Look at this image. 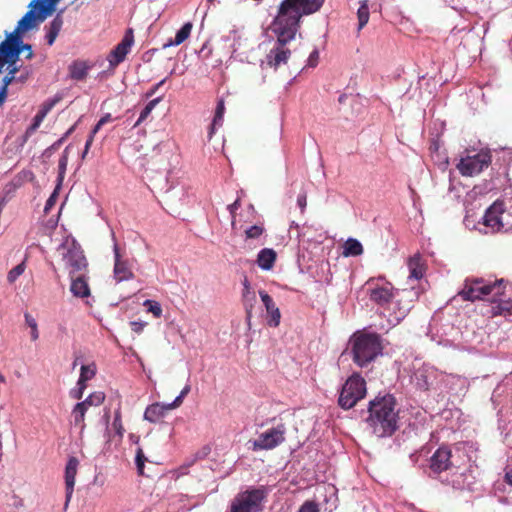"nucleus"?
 <instances>
[{"mask_svg": "<svg viewBox=\"0 0 512 512\" xmlns=\"http://www.w3.org/2000/svg\"><path fill=\"white\" fill-rule=\"evenodd\" d=\"M267 493L264 487L238 493L231 502L230 512H262Z\"/></svg>", "mask_w": 512, "mask_h": 512, "instance_id": "423d86ee", "label": "nucleus"}, {"mask_svg": "<svg viewBox=\"0 0 512 512\" xmlns=\"http://www.w3.org/2000/svg\"><path fill=\"white\" fill-rule=\"evenodd\" d=\"M16 79L14 74H7L1 81L0 84V92H3V97L7 96V88L8 86Z\"/></svg>", "mask_w": 512, "mask_h": 512, "instance_id": "c03bdc74", "label": "nucleus"}, {"mask_svg": "<svg viewBox=\"0 0 512 512\" xmlns=\"http://www.w3.org/2000/svg\"><path fill=\"white\" fill-rule=\"evenodd\" d=\"M190 390H191L190 386L186 385L181 390L180 394L175 398V400L172 403H170V406L174 407V408H178L183 403V399L188 395Z\"/></svg>", "mask_w": 512, "mask_h": 512, "instance_id": "37998d69", "label": "nucleus"}, {"mask_svg": "<svg viewBox=\"0 0 512 512\" xmlns=\"http://www.w3.org/2000/svg\"><path fill=\"white\" fill-rule=\"evenodd\" d=\"M93 140H94V137H92L91 135H89L86 143H85V149L82 153V158H85L88 151H89V148L91 147L92 143H93Z\"/></svg>", "mask_w": 512, "mask_h": 512, "instance_id": "6e6d98bb", "label": "nucleus"}, {"mask_svg": "<svg viewBox=\"0 0 512 512\" xmlns=\"http://www.w3.org/2000/svg\"><path fill=\"white\" fill-rule=\"evenodd\" d=\"M70 291L75 297L85 298L90 296V288L85 277V273L70 276Z\"/></svg>", "mask_w": 512, "mask_h": 512, "instance_id": "412c9836", "label": "nucleus"}, {"mask_svg": "<svg viewBox=\"0 0 512 512\" xmlns=\"http://www.w3.org/2000/svg\"><path fill=\"white\" fill-rule=\"evenodd\" d=\"M242 284H243V290L242 291H247V290L250 291V290H252L250 282H249V280H248V278L246 276L244 277Z\"/></svg>", "mask_w": 512, "mask_h": 512, "instance_id": "052dcab7", "label": "nucleus"}, {"mask_svg": "<svg viewBox=\"0 0 512 512\" xmlns=\"http://www.w3.org/2000/svg\"><path fill=\"white\" fill-rule=\"evenodd\" d=\"M241 203H240V199H236L232 204L228 205V210L231 214V217H232V226L235 225V215H236V211L237 209L240 207Z\"/></svg>", "mask_w": 512, "mask_h": 512, "instance_id": "09e8293b", "label": "nucleus"}, {"mask_svg": "<svg viewBox=\"0 0 512 512\" xmlns=\"http://www.w3.org/2000/svg\"><path fill=\"white\" fill-rule=\"evenodd\" d=\"M134 43V35L132 29H128L120 43L109 53L107 60L111 68L117 67L122 63L129 53Z\"/></svg>", "mask_w": 512, "mask_h": 512, "instance_id": "4468645a", "label": "nucleus"}, {"mask_svg": "<svg viewBox=\"0 0 512 512\" xmlns=\"http://www.w3.org/2000/svg\"><path fill=\"white\" fill-rule=\"evenodd\" d=\"M259 296L266 308L267 314L269 315L268 325L271 327L279 326L281 313L272 297L264 290L259 291Z\"/></svg>", "mask_w": 512, "mask_h": 512, "instance_id": "6ab92c4d", "label": "nucleus"}, {"mask_svg": "<svg viewBox=\"0 0 512 512\" xmlns=\"http://www.w3.org/2000/svg\"><path fill=\"white\" fill-rule=\"evenodd\" d=\"M407 265L409 268V278L419 280L423 277L425 268L419 254H415L414 256L410 257L408 259Z\"/></svg>", "mask_w": 512, "mask_h": 512, "instance_id": "b1692460", "label": "nucleus"}, {"mask_svg": "<svg viewBox=\"0 0 512 512\" xmlns=\"http://www.w3.org/2000/svg\"><path fill=\"white\" fill-rule=\"evenodd\" d=\"M452 452L448 447H439L430 458V470L439 474L452 466Z\"/></svg>", "mask_w": 512, "mask_h": 512, "instance_id": "2eb2a0df", "label": "nucleus"}, {"mask_svg": "<svg viewBox=\"0 0 512 512\" xmlns=\"http://www.w3.org/2000/svg\"><path fill=\"white\" fill-rule=\"evenodd\" d=\"M286 426L280 423L275 427L269 428L260 433L258 437L252 442L253 451L272 450L285 441Z\"/></svg>", "mask_w": 512, "mask_h": 512, "instance_id": "9d476101", "label": "nucleus"}, {"mask_svg": "<svg viewBox=\"0 0 512 512\" xmlns=\"http://www.w3.org/2000/svg\"><path fill=\"white\" fill-rule=\"evenodd\" d=\"M366 285L369 299L378 306L387 307L395 298L394 287L391 283L380 285L373 279H369Z\"/></svg>", "mask_w": 512, "mask_h": 512, "instance_id": "f8f14e48", "label": "nucleus"}, {"mask_svg": "<svg viewBox=\"0 0 512 512\" xmlns=\"http://www.w3.org/2000/svg\"><path fill=\"white\" fill-rule=\"evenodd\" d=\"M297 204L300 207V209L303 211L307 205V198L306 194H300L297 198Z\"/></svg>", "mask_w": 512, "mask_h": 512, "instance_id": "5fc2aeb1", "label": "nucleus"}, {"mask_svg": "<svg viewBox=\"0 0 512 512\" xmlns=\"http://www.w3.org/2000/svg\"><path fill=\"white\" fill-rule=\"evenodd\" d=\"M76 128V124L72 125L66 132L65 134L62 136V138H64V140H66L75 130Z\"/></svg>", "mask_w": 512, "mask_h": 512, "instance_id": "0e129e2a", "label": "nucleus"}, {"mask_svg": "<svg viewBox=\"0 0 512 512\" xmlns=\"http://www.w3.org/2000/svg\"><path fill=\"white\" fill-rule=\"evenodd\" d=\"M25 269L26 265L23 261L8 272L7 281L13 284L24 273Z\"/></svg>", "mask_w": 512, "mask_h": 512, "instance_id": "72a5a7b5", "label": "nucleus"}, {"mask_svg": "<svg viewBox=\"0 0 512 512\" xmlns=\"http://www.w3.org/2000/svg\"><path fill=\"white\" fill-rule=\"evenodd\" d=\"M324 2L325 0H283L280 3L277 15L271 24L276 42L266 55V64L269 67L277 69L288 62L291 50L287 44L295 39L301 18L319 11Z\"/></svg>", "mask_w": 512, "mask_h": 512, "instance_id": "f257e3e1", "label": "nucleus"}, {"mask_svg": "<svg viewBox=\"0 0 512 512\" xmlns=\"http://www.w3.org/2000/svg\"><path fill=\"white\" fill-rule=\"evenodd\" d=\"M366 395V382L360 374H352L342 386L338 404L344 409L353 408Z\"/></svg>", "mask_w": 512, "mask_h": 512, "instance_id": "0eeeda50", "label": "nucleus"}, {"mask_svg": "<svg viewBox=\"0 0 512 512\" xmlns=\"http://www.w3.org/2000/svg\"><path fill=\"white\" fill-rule=\"evenodd\" d=\"M58 199V187L53 191L50 197L47 199L44 207V213L48 214L49 211L54 207Z\"/></svg>", "mask_w": 512, "mask_h": 512, "instance_id": "a18cd8bd", "label": "nucleus"}, {"mask_svg": "<svg viewBox=\"0 0 512 512\" xmlns=\"http://www.w3.org/2000/svg\"><path fill=\"white\" fill-rule=\"evenodd\" d=\"M9 74H16L19 71V67H17L15 64L9 63L8 66Z\"/></svg>", "mask_w": 512, "mask_h": 512, "instance_id": "e2e57ef3", "label": "nucleus"}, {"mask_svg": "<svg viewBox=\"0 0 512 512\" xmlns=\"http://www.w3.org/2000/svg\"><path fill=\"white\" fill-rule=\"evenodd\" d=\"M484 224L492 229L504 228V211L502 204L494 203L489 207L484 215Z\"/></svg>", "mask_w": 512, "mask_h": 512, "instance_id": "a211bd4d", "label": "nucleus"}, {"mask_svg": "<svg viewBox=\"0 0 512 512\" xmlns=\"http://www.w3.org/2000/svg\"><path fill=\"white\" fill-rule=\"evenodd\" d=\"M162 100V97L155 98L147 103L144 109L141 111L140 116L135 123V127L140 125L146 118L150 115L152 110L156 107V105Z\"/></svg>", "mask_w": 512, "mask_h": 512, "instance_id": "2f4dec72", "label": "nucleus"}, {"mask_svg": "<svg viewBox=\"0 0 512 512\" xmlns=\"http://www.w3.org/2000/svg\"><path fill=\"white\" fill-rule=\"evenodd\" d=\"M103 125H100V122L98 121L97 124L93 127V129L90 132V135L94 137L96 133L101 129Z\"/></svg>", "mask_w": 512, "mask_h": 512, "instance_id": "69168bd1", "label": "nucleus"}, {"mask_svg": "<svg viewBox=\"0 0 512 512\" xmlns=\"http://www.w3.org/2000/svg\"><path fill=\"white\" fill-rule=\"evenodd\" d=\"M145 325H146V323L141 322V321H131L130 322L132 331H134L137 334H139L143 331Z\"/></svg>", "mask_w": 512, "mask_h": 512, "instance_id": "3c124183", "label": "nucleus"}, {"mask_svg": "<svg viewBox=\"0 0 512 512\" xmlns=\"http://www.w3.org/2000/svg\"><path fill=\"white\" fill-rule=\"evenodd\" d=\"M225 113V103L223 99H219L217 102V106L215 109V114L213 117V120L215 124H219V126H222L223 124V117Z\"/></svg>", "mask_w": 512, "mask_h": 512, "instance_id": "c9c22d12", "label": "nucleus"}, {"mask_svg": "<svg viewBox=\"0 0 512 512\" xmlns=\"http://www.w3.org/2000/svg\"><path fill=\"white\" fill-rule=\"evenodd\" d=\"M86 382H87V380H82V378L79 377V379L77 381V387L76 388H81V390L85 391V389L87 387Z\"/></svg>", "mask_w": 512, "mask_h": 512, "instance_id": "680f3d73", "label": "nucleus"}, {"mask_svg": "<svg viewBox=\"0 0 512 512\" xmlns=\"http://www.w3.org/2000/svg\"><path fill=\"white\" fill-rule=\"evenodd\" d=\"M154 317L160 318L162 315L161 305L154 300H145L143 304Z\"/></svg>", "mask_w": 512, "mask_h": 512, "instance_id": "e433bc0d", "label": "nucleus"}, {"mask_svg": "<svg viewBox=\"0 0 512 512\" xmlns=\"http://www.w3.org/2000/svg\"><path fill=\"white\" fill-rule=\"evenodd\" d=\"M112 121H113V118H112V116H111V114H110V113L105 114V115H104V116H102V117L100 118V120H99L100 125H105V124L110 123V122H112Z\"/></svg>", "mask_w": 512, "mask_h": 512, "instance_id": "13d9d810", "label": "nucleus"}, {"mask_svg": "<svg viewBox=\"0 0 512 512\" xmlns=\"http://www.w3.org/2000/svg\"><path fill=\"white\" fill-rule=\"evenodd\" d=\"M96 375V365L94 363L82 365L80 370V377L82 380H91Z\"/></svg>", "mask_w": 512, "mask_h": 512, "instance_id": "f704fd0d", "label": "nucleus"}, {"mask_svg": "<svg viewBox=\"0 0 512 512\" xmlns=\"http://www.w3.org/2000/svg\"><path fill=\"white\" fill-rule=\"evenodd\" d=\"M114 430L116 431L117 435L122 438L123 437V434H124V427H123V424H122V420H121V411H120V408H118L116 411H115V415H114V421H113V424H112Z\"/></svg>", "mask_w": 512, "mask_h": 512, "instance_id": "4c0bfd02", "label": "nucleus"}, {"mask_svg": "<svg viewBox=\"0 0 512 512\" xmlns=\"http://www.w3.org/2000/svg\"><path fill=\"white\" fill-rule=\"evenodd\" d=\"M63 26V17L61 13H58L54 19L50 22L49 25L45 26V29L47 30L46 33V42L49 46H52L61 31Z\"/></svg>", "mask_w": 512, "mask_h": 512, "instance_id": "4be33fe9", "label": "nucleus"}, {"mask_svg": "<svg viewBox=\"0 0 512 512\" xmlns=\"http://www.w3.org/2000/svg\"><path fill=\"white\" fill-rule=\"evenodd\" d=\"M66 151H67V148L65 149L64 154L60 157L59 162H58V170H59L58 178H59L60 182L64 178V175H65V172H66V168H67V164H68V156L66 154Z\"/></svg>", "mask_w": 512, "mask_h": 512, "instance_id": "a19ab883", "label": "nucleus"}, {"mask_svg": "<svg viewBox=\"0 0 512 512\" xmlns=\"http://www.w3.org/2000/svg\"><path fill=\"white\" fill-rule=\"evenodd\" d=\"M505 288L506 284L503 279L490 281L479 277H468L458 295L464 301L474 302L491 297V301L495 302L496 298L504 294Z\"/></svg>", "mask_w": 512, "mask_h": 512, "instance_id": "20e7f679", "label": "nucleus"}, {"mask_svg": "<svg viewBox=\"0 0 512 512\" xmlns=\"http://www.w3.org/2000/svg\"><path fill=\"white\" fill-rule=\"evenodd\" d=\"M175 409L169 404L153 403L149 405L144 412V419L151 422H160L168 411Z\"/></svg>", "mask_w": 512, "mask_h": 512, "instance_id": "aec40b11", "label": "nucleus"}, {"mask_svg": "<svg viewBox=\"0 0 512 512\" xmlns=\"http://www.w3.org/2000/svg\"><path fill=\"white\" fill-rule=\"evenodd\" d=\"M164 82H165V79L161 80L156 85H154L149 91H147V93L145 95L146 98L152 97L156 93V91L159 89V87L164 84Z\"/></svg>", "mask_w": 512, "mask_h": 512, "instance_id": "864d4df0", "label": "nucleus"}, {"mask_svg": "<svg viewBox=\"0 0 512 512\" xmlns=\"http://www.w3.org/2000/svg\"><path fill=\"white\" fill-rule=\"evenodd\" d=\"M506 482L512 486V470L506 472L505 474Z\"/></svg>", "mask_w": 512, "mask_h": 512, "instance_id": "338daca9", "label": "nucleus"}, {"mask_svg": "<svg viewBox=\"0 0 512 512\" xmlns=\"http://www.w3.org/2000/svg\"><path fill=\"white\" fill-rule=\"evenodd\" d=\"M276 256L273 249L264 248L257 255V264L263 270H270L274 266Z\"/></svg>", "mask_w": 512, "mask_h": 512, "instance_id": "5701e85b", "label": "nucleus"}, {"mask_svg": "<svg viewBox=\"0 0 512 512\" xmlns=\"http://www.w3.org/2000/svg\"><path fill=\"white\" fill-rule=\"evenodd\" d=\"M363 253L362 244L354 238H349L343 245L342 255L345 257L359 256Z\"/></svg>", "mask_w": 512, "mask_h": 512, "instance_id": "cd10ccee", "label": "nucleus"}, {"mask_svg": "<svg viewBox=\"0 0 512 512\" xmlns=\"http://www.w3.org/2000/svg\"><path fill=\"white\" fill-rule=\"evenodd\" d=\"M45 117H46V115H44L43 113L38 111L37 114L34 116L33 122L27 129L26 133L31 134V133L35 132L39 128V126L41 125V123L43 122Z\"/></svg>", "mask_w": 512, "mask_h": 512, "instance_id": "79ce46f5", "label": "nucleus"}, {"mask_svg": "<svg viewBox=\"0 0 512 512\" xmlns=\"http://www.w3.org/2000/svg\"><path fill=\"white\" fill-rule=\"evenodd\" d=\"M83 395L84 391L81 390V388H75L70 391V396L76 400H81L83 398Z\"/></svg>", "mask_w": 512, "mask_h": 512, "instance_id": "603ef678", "label": "nucleus"}, {"mask_svg": "<svg viewBox=\"0 0 512 512\" xmlns=\"http://www.w3.org/2000/svg\"><path fill=\"white\" fill-rule=\"evenodd\" d=\"M257 303V297L255 291H242V304L246 312V320L249 323L252 318V311Z\"/></svg>", "mask_w": 512, "mask_h": 512, "instance_id": "a878e982", "label": "nucleus"}, {"mask_svg": "<svg viewBox=\"0 0 512 512\" xmlns=\"http://www.w3.org/2000/svg\"><path fill=\"white\" fill-rule=\"evenodd\" d=\"M63 261L65 267L69 269V275H77L85 273L87 270V259L80 246L73 243L66 252L63 253Z\"/></svg>", "mask_w": 512, "mask_h": 512, "instance_id": "ddd939ff", "label": "nucleus"}, {"mask_svg": "<svg viewBox=\"0 0 512 512\" xmlns=\"http://www.w3.org/2000/svg\"><path fill=\"white\" fill-rule=\"evenodd\" d=\"M192 28H193V25L191 22L185 23L181 27V29L179 31H177L175 38L170 39L167 43H165L163 45V48H167L170 46H178V45L182 44L183 42H185L189 38Z\"/></svg>", "mask_w": 512, "mask_h": 512, "instance_id": "393cba45", "label": "nucleus"}, {"mask_svg": "<svg viewBox=\"0 0 512 512\" xmlns=\"http://www.w3.org/2000/svg\"><path fill=\"white\" fill-rule=\"evenodd\" d=\"M130 439L136 444L139 442V436H136L134 434L130 435Z\"/></svg>", "mask_w": 512, "mask_h": 512, "instance_id": "774afa93", "label": "nucleus"}, {"mask_svg": "<svg viewBox=\"0 0 512 512\" xmlns=\"http://www.w3.org/2000/svg\"><path fill=\"white\" fill-rule=\"evenodd\" d=\"M217 127H220L219 124H215L214 120H212V123L210 124L209 126V130H208V138L209 140L213 137V135L215 134V131H216V128Z\"/></svg>", "mask_w": 512, "mask_h": 512, "instance_id": "4d7b16f0", "label": "nucleus"}, {"mask_svg": "<svg viewBox=\"0 0 512 512\" xmlns=\"http://www.w3.org/2000/svg\"><path fill=\"white\" fill-rule=\"evenodd\" d=\"M55 0H32L29 4V11L18 21L15 34L22 35L43 22L54 10Z\"/></svg>", "mask_w": 512, "mask_h": 512, "instance_id": "39448f33", "label": "nucleus"}, {"mask_svg": "<svg viewBox=\"0 0 512 512\" xmlns=\"http://www.w3.org/2000/svg\"><path fill=\"white\" fill-rule=\"evenodd\" d=\"M64 141H65L64 138L61 137L60 139H58L56 142H54L51 145L50 149L57 150L64 143Z\"/></svg>", "mask_w": 512, "mask_h": 512, "instance_id": "bf43d9fd", "label": "nucleus"}, {"mask_svg": "<svg viewBox=\"0 0 512 512\" xmlns=\"http://www.w3.org/2000/svg\"><path fill=\"white\" fill-rule=\"evenodd\" d=\"M368 413L366 423L375 436L390 437L398 429L399 417L396 411V399L393 395L387 394L371 400Z\"/></svg>", "mask_w": 512, "mask_h": 512, "instance_id": "f03ea898", "label": "nucleus"}, {"mask_svg": "<svg viewBox=\"0 0 512 512\" xmlns=\"http://www.w3.org/2000/svg\"><path fill=\"white\" fill-rule=\"evenodd\" d=\"M319 60V52L317 50H314L310 53L308 58V65L310 67H316Z\"/></svg>", "mask_w": 512, "mask_h": 512, "instance_id": "8fccbe9b", "label": "nucleus"}, {"mask_svg": "<svg viewBox=\"0 0 512 512\" xmlns=\"http://www.w3.org/2000/svg\"><path fill=\"white\" fill-rule=\"evenodd\" d=\"M264 232V227L260 225H253L245 230V236L247 239L259 238Z\"/></svg>", "mask_w": 512, "mask_h": 512, "instance_id": "ea45409f", "label": "nucleus"}, {"mask_svg": "<svg viewBox=\"0 0 512 512\" xmlns=\"http://www.w3.org/2000/svg\"><path fill=\"white\" fill-rule=\"evenodd\" d=\"M349 346L352 360L360 368L367 367L383 351L382 339L376 333L358 331L351 336Z\"/></svg>", "mask_w": 512, "mask_h": 512, "instance_id": "7ed1b4c3", "label": "nucleus"}, {"mask_svg": "<svg viewBox=\"0 0 512 512\" xmlns=\"http://www.w3.org/2000/svg\"><path fill=\"white\" fill-rule=\"evenodd\" d=\"M25 321H26V324L31 329L32 341H36L39 338V332H38V327H37V323H36L35 319L30 314L26 313Z\"/></svg>", "mask_w": 512, "mask_h": 512, "instance_id": "58836bf2", "label": "nucleus"}, {"mask_svg": "<svg viewBox=\"0 0 512 512\" xmlns=\"http://www.w3.org/2000/svg\"><path fill=\"white\" fill-rule=\"evenodd\" d=\"M114 278L117 282H122L125 280L132 279L134 274L130 269L127 261L121 259L119 247L117 244L114 245Z\"/></svg>", "mask_w": 512, "mask_h": 512, "instance_id": "f3484780", "label": "nucleus"}, {"mask_svg": "<svg viewBox=\"0 0 512 512\" xmlns=\"http://www.w3.org/2000/svg\"><path fill=\"white\" fill-rule=\"evenodd\" d=\"M59 98H53L45 101L39 109V112L43 113L47 116V114L53 109V107L58 103Z\"/></svg>", "mask_w": 512, "mask_h": 512, "instance_id": "49530a36", "label": "nucleus"}, {"mask_svg": "<svg viewBox=\"0 0 512 512\" xmlns=\"http://www.w3.org/2000/svg\"><path fill=\"white\" fill-rule=\"evenodd\" d=\"M79 467V460L76 457H70L65 467V490L66 501L65 508L68 506L74 491L75 478Z\"/></svg>", "mask_w": 512, "mask_h": 512, "instance_id": "dca6fc26", "label": "nucleus"}, {"mask_svg": "<svg viewBox=\"0 0 512 512\" xmlns=\"http://www.w3.org/2000/svg\"><path fill=\"white\" fill-rule=\"evenodd\" d=\"M358 30L360 31L369 21L368 0H362L357 11Z\"/></svg>", "mask_w": 512, "mask_h": 512, "instance_id": "7c9ffc66", "label": "nucleus"}, {"mask_svg": "<svg viewBox=\"0 0 512 512\" xmlns=\"http://www.w3.org/2000/svg\"><path fill=\"white\" fill-rule=\"evenodd\" d=\"M0 49L5 61L11 64L16 63L23 50H28V54L26 55L27 59H32L34 55L32 46L30 44L23 43L22 37L15 34L14 31L7 34L6 39L0 43Z\"/></svg>", "mask_w": 512, "mask_h": 512, "instance_id": "1a4fd4ad", "label": "nucleus"}, {"mask_svg": "<svg viewBox=\"0 0 512 512\" xmlns=\"http://www.w3.org/2000/svg\"><path fill=\"white\" fill-rule=\"evenodd\" d=\"M298 512H319L318 505L313 501H306Z\"/></svg>", "mask_w": 512, "mask_h": 512, "instance_id": "de8ad7c7", "label": "nucleus"}, {"mask_svg": "<svg viewBox=\"0 0 512 512\" xmlns=\"http://www.w3.org/2000/svg\"><path fill=\"white\" fill-rule=\"evenodd\" d=\"M492 162L490 151L481 150L475 155L462 157L456 165L462 176L473 177L481 173Z\"/></svg>", "mask_w": 512, "mask_h": 512, "instance_id": "6e6552de", "label": "nucleus"}, {"mask_svg": "<svg viewBox=\"0 0 512 512\" xmlns=\"http://www.w3.org/2000/svg\"><path fill=\"white\" fill-rule=\"evenodd\" d=\"M105 401V393L102 391H96L91 393L85 400L75 404L71 411V418L73 424L83 431L86 427L85 415L90 407H98Z\"/></svg>", "mask_w": 512, "mask_h": 512, "instance_id": "9b49d317", "label": "nucleus"}, {"mask_svg": "<svg viewBox=\"0 0 512 512\" xmlns=\"http://www.w3.org/2000/svg\"><path fill=\"white\" fill-rule=\"evenodd\" d=\"M146 461H149L148 457H146L143 449L141 447H138L135 456V463L139 475H144V465Z\"/></svg>", "mask_w": 512, "mask_h": 512, "instance_id": "473e14b6", "label": "nucleus"}, {"mask_svg": "<svg viewBox=\"0 0 512 512\" xmlns=\"http://www.w3.org/2000/svg\"><path fill=\"white\" fill-rule=\"evenodd\" d=\"M495 305L492 306V315L493 316H507L512 315V299L502 300L496 298L494 302Z\"/></svg>", "mask_w": 512, "mask_h": 512, "instance_id": "c85d7f7f", "label": "nucleus"}, {"mask_svg": "<svg viewBox=\"0 0 512 512\" xmlns=\"http://www.w3.org/2000/svg\"><path fill=\"white\" fill-rule=\"evenodd\" d=\"M89 66L84 61H74L69 66V75L74 80H83L88 74Z\"/></svg>", "mask_w": 512, "mask_h": 512, "instance_id": "bb28decb", "label": "nucleus"}, {"mask_svg": "<svg viewBox=\"0 0 512 512\" xmlns=\"http://www.w3.org/2000/svg\"><path fill=\"white\" fill-rule=\"evenodd\" d=\"M395 305L397 309L394 311V320L399 322L407 316L412 305L410 300H404L403 298H398Z\"/></svg>", "mask_w": 512, "mask_h": 512, "instance_id": "c756f323", "label": "nucleus"}]
</instances>
